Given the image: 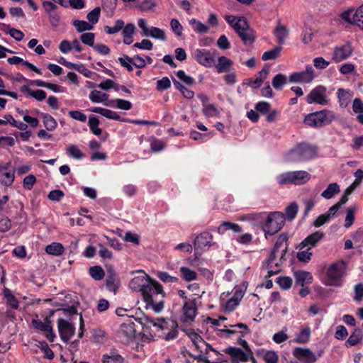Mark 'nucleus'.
Masks as SVG:
<instances>
[{"label": "nucleus", "mask_w": 363, "mask_h": 363, "mask_svg": "<svg viewBox=\"0 0 363 363\" xmlns=\"http://www.w3.org/2000/svg\"><path fill=\"white\" fill-rule=\"evenodd\" d=\"M354 23L363 30V4L354 12Z\"/></svg>", "instance_id": "nucleus-57"}, {"label": "nucleus", "mask_w": 363, "mask_h": 363, "mask_svg": "<svg viewBox=\"0 0 363 363\" xmlns=\"http://www.w3.org/2000/svg\"><path fill=\"white\" fill-rule=\"evenodd\" d=\"M103 363H123L124 359L116 351H111L109 353L104 354L102 358Z\"/></svg>", "instance_id": "nucleus-36"}, {"label": "nucleus", "mask_w": 363, "mask_h": 363, "mask_svg": "<svg viewBox=\"0 0 363 363\" xmlns=\"http://www.w3.org/2000/svg\"><path fill=\"white\" fill-rule=\"evenodd\" d=\"M228 230L237 233L242 232V227L238 224L225 221L219 225L218 233L219 234H224Z\"/></svg>", "instance_id": "nucleus-35"}, {"label": "nucleus", "mask_w": 363, "mask_h": 363, "mask_svg": "<svg viewBox=\"0 0 363 363\" xmlns=\"http://www.w3.org/2000/svg\"><path fill=\"white\" fill-rule=\"evenodd\" d=\"M233 61L225 56H220L218 58L217 63L215 62L213 67H216L218 73H228L233 69Z\"/></svg>", "instance_id": "nucleus-22"}, {"label": "nucleus", "mask_w": 363, "mask_h": 363, "mask_svg": "<svg viewBox=\"0 0 363 363\" xmlns=\"http://www.w3.org/2000/svg\"><path fill=\"white\" fill-rule=\"evenodd\" d=\"M225 353L229 354L232 361L245 362L248 360V355L240 348L230 347L225 350Z\"/></svg>", "instance_id": "nucleus-24"}, {"label": "nucleus", "mask_w": 363, "mask_h": 363, "mask_svg": "<svg viewBox=\"0 0 363 363\" xmlns=\"http://www.w3.org/2000/svg\"><path fill=\"white\" fill-rule=\"evenodd\" d=\"M326 93L327 89L324 86H318L310 91L306 97V101L309 104L327 105L329 103V99Z\"/></svg>", "instance_id": "nucleus-11"}, {"label": "nucleus", "mask_w": 363, "mask_h": 363, "mask_svg": "<svg viewBox=\"0 0 363 363\" xmlns=\"http://www.w3.org/2000/svg\"><path fill=\"white\" fill-rule=\"evenodd\" d=\"M189 24L194 32L197 33H206L210 30V26H207L202 22L197 21L195 18H191L189 21Z\"/></svg>", "instance_id": "nucleus-38"}, {"label": "nucleus", "mask_w": 363, "mask_h": 363, "mask_svg": "<svg viewBox=\"0 0 363 363\" xmlns=\"http://www.w3.org/2000/svg\"><path fill=\"white\" fill-rule=\"evenodd\" d=\"M294 277L298 284L303 287L306 284L312 283L313 276L308 272L299 271L294 273Z\"/></svg>", "instance_id": "nucleus-29"}, {"label": "nucleus", "mask_w": 363, "mask_h": 363, "mask_svg": "<svg viewBox=\"0 0 363 363\" xmlns=\"http://www.w3.org/2000/svg\"><path fill=\"white\" fill-rule=\"evenodd\" d=\"M32 325L35 329L43 332H45L48 329H50L51 326L50 321L48 319H46L45 322H43L40 320L33 319Z\"/></svg>", "instance_id": "nucleus-55"}, {"label": "nucleus", "mask_w": 363, "mask_h": 363, "mask_svg": "<svg viewBox=\"0 0 363 363\" xmlns=\"http://www.w3.org/2000/svg\"><path fill=\"white\" fill-rule=\"evenodd\" d=\"M225 20L231 26L245 44L253 42V32L250 28L245 18L227 15L225 16Z\"/></svg>", "instance_id": "nucleus-3"}, {"label": "nucleus", "mask_w": 363, "mask_h": 363, "mask_svg": "<svg viewBox=\"0 0 363 363\" xmlns=\"http://www.w3.org/2000/svg\"><path fill=\"white\" fill-rule=\"evenodd\" d=\"M274 35L277 40V42L282 45L284 43L285 40L286 39L289 35V30L286 27L279 22L277 23V27L274 30Z\"/></svg>", "instance_id": "nucleus-30"}, {"label": "nucleus", "mask_w": 363, "mask_h": 363, "mask_svg": "<svg viewBox=\"0 0 363 363\" xmlns=\"http://www.w3.org/2000/svg\"><path fill=\"white\" fill-rule=\"evenodd\" d=\"M57 328L62 340L66 343L72 338L75 333L74 325L62 318L57 320Z\"/></svg>", "instance_id": "nucleus-14"}, {"label": "nucleus", "mask_w": 363, "mask_h": 363, "mask_svg": "<svg viewBox=\"0 0 363 363\" xmlns=\"http://www.w3.org/2000/svg\"><path fill=\"white\" fill-rule=\"evenodd\" d=\"M138 26L142 30V35L145 37H151L152 38L165 41L167 39L166 33L164 30L157 27H149L147 21L144 18H140L138 21Z\"/></svg>", "instance_id": "nucleus-10"}, {"label": "nucleus", "mask_w": 363, "mask_h": 363, "mask_svg": "<svg viewBox=\"0 0 363 363\" xmlns=\"http://www.w3.org/2000/svg\"><path fill=\"white\" fill-rule=\"evenodd\" d=\"M101 13V8L96 7L89 13H88L86 18L89 22L93 25L98 23Z\"/></svg>", "instance_id": "nucleus-56"}, {"label": "nucleus", "mask_w": 363, "mask_h": 363, "mask_svg": "<svg viewBox=\"0 0 363 363\" xmlns=\"http://www.w3.org/2000/svg\"><path fill=\"white\" fill-rule=\"evenodd\" d=\"M354 96L352 91L339 88L337 91V96L340 107L346 108L350 104Z\"/></svg>", "instance_id": "nucleus-21"}, {"label": "nucleus", "mask_w": 363, "mask_h": 363, "mask_svg": "<svg viewBox=\"0 0 363 363\" xmlns=\"http://www.w3.org/2000/svg\"><path fill=\"white\" fill-rule=\"evenodd\" d=\"M93 113H99L104 117L115 121H120V116L115 111L101 107H94L90 110Z\"/></svg>", "instance_id": "nucleus-34"}, {"label": "nucleus", "mask_w": 363, "mask_h": 363, "mask_svg": "<svg viewBox=\"0 0 363 363\" xmlns=\"http://www.w3.org/2000/svg\"><path fill=\"white\" fill-rule=\"evenodd\" d=\"M285 223L284 213L278 211L267 213L265 222L262 225V230L267 238V235H273L278 233Z\"/></svg>", "instance_id": "nucleus-7"}, {"label": "nucleus", "mask_w": 363, "mask_h": 363, "mask_svg": "<svg viewBox=\"0 0 363 363\" xmlns=\"http://www.w3.org/2000/svg\"><path fill=\"white\" fill-rule=\"evenodd\" d=\"M3 295L4 298L6 300V303L9 306L14 309H17L19 306V301L14 296V295L11 293V290L9 289H4L3 291Z\"/></svg>", "instance_id": "nucleus-41"}, {"label": "nucleus", "mask_w": 363, "mask_h": 363, "mask_svg": "<svg viewBox=\"0 0 363 363\" xmlns=\"http://www.w3.org/2000/svg\"><path fill=\"white\" fill-rule=\"evenodd\" d=\"M335 119V114L333 111L323 109L308 114L304 118V123L310 127L320 128L330 124Z\"/></svg>", "instance_id": "nucleus-5"}, {"label": "nucleus", "mask_w": 363, "mask_h": 363, "mask_svg": "<svg viewBox=\"0 0 363 363\" xmlns=\"http://www.w3.org/2000/svg\"><path fill=\"white\" fill-rule=\"evenodd\" d=\"M277 283L282 289L287 290L292 285V279L289 277H279L277 279Z\"/></svg>", "instance_id": "nucleus-58"}, {"label": "nucleus", "mask_w": 363, "mask_h": 363, "mask_svg": "<svg viewBox=\"0 0 363 363\" xmlns=\"http://www.w3.org/2000/svg\"><path fill=\"white\" fill-rule=\"evenodd\" d=\"M203 115L207 118L216 117L218 118L220 116V111L218 108L211 104L205 105L202 108Z\"/></svg>", "instance_id": "nucleus-48"}, {"label": "nucleus", "mask_w": 363, "mask_h": 363, "mask_svg": "<svg viewBox=\"0 0 363 363\" xmlns=\"http://www.w3.org/2000/svg\"><path fill=\"white\" fill-rule=\"evenodd\" d=\"M340 191V186L337 183H331L328 186L327 189L322 192L321 196L325 199H330L335 194H338Z\"/></svg>", "instance_id": "nucleus-39"}, {"label": "nucleus", "mask_w": 363, "mask_h": 363, "mask_svg": "<svg viewBox=\"0 0 363 363\" xmlns=\"http://www.w3.org/2000/svg\"><path fill=\"white\" fill-rule=\"evenodd\" d=\"M151 279L149 276L143 273L133 277L129 283V286L132 290L140 293L145 289V293L146 294L147 290H150L147 284Z\"/></svg>", "instance_id": "nucleus-18"}, {"label": "nucleus", "mask_w": 363, "mask_h": 363, "mask_svg": "<svg viewBox=\"0 0 363 363\" xmlns=\"http://www.w3.org/2000/svg\"><path fill=\"white\" fill-rule=\"evenodd\" d=\"M281 50V47H275L272 50L264 52L262 56V59L264 61L276 59L279 56Z\"/></svg>", "instance_id": "nucleus-53"}, {"label": "nucleus", "mask_w": 363, "mask_h": 363, "mask_svg": "<svg viewBox=\"0 0 363 363\" xmlns=\"http://www.w3.org/2000/svg\"><path fill=\"white\" fill-rule=\"evenodd\" d=\"M89 98L93 103H104L107 105L105 102L108 100V95L98 90H93L90 92Z\"/></svg>", "instance_id": "nucleus-37"}, {"label": "nucleus", "mask_w": 363, "mask_h": 363, "mask_svg": "<svg viewBox=\"0 0 363 363\" xmlns=\"http://www.w3.org/2000/svg\"><path fill=\"white\" fill-rule=\"evenodd\" d=\"M180 273L182 277L186 281H191L197 279V273L186 267H180Z\"/></svg>", "instance_id": "nucleus-44"}, {"label": "nucleus", "mask_w": 363, "mask_h": 363, "mask_svg": "<svg viewBox=\"0 0 363 363\" xmlns=\"http://www.w3.org/2000/svg\"><path fill=\"white\" fill-rule=\"evenodd\" d=\"M311 335V330L308 325H303L301 330L296 335L294 341L298 344H306L308 342Z\"/></svg>", "instance_id": "nucleus-32"}, {"label": "nucleus", "mask_w": 363, "mask_h": 363, "mask_svg": "<svg viewBox=\"0 0 363 363\" xmlns=\"http://www.w3.org/2000/svg\"><path fill=\"white\" fill-rule=\"evenodd\" d=\"M216 53L215 50L196 49L194 52L195 60L201 65L211 68L216 62Z\"/></svg>", "instance_id": "nucleus-8"}, {"label": "nucleus", "mask_w": 363, "mask_h": 363, "mask_svg": "<svg viewBox=\"0 0 363 363\" xmlns=\"http://www.w3.org/2000/svg\"><path fill=\"white\" fill-rule=\"evenodd\" d=\"M269 72V68L264 67L260 72L257 73L255 79H248L246 80V84L253 89L259 87L264 80L267 78Z\"/></svg>", "instance_id": "nucleus-23"}, {"label": "nucleus", "mask_w": 363, "mask_h": 363, "mask_svg": "<svg viewBox=\"0 0 363 363\" xmlns=\"http://www.w3.org/2000/svg\"><path fill=\"white\" fill-rule=\"evenodd\" d=\"M72 24L79 33L93 29V26L85 21L74 20Z\"/></svg>", "instance_id": "nucleus-50"}, {"label": "nucleus", "mask_w": 363, "mask_h": 363, "mask_svg": "<svg viewBox=\"0 0 363 363\" xmlns=\"http://www.w3.org/2000/svg\"><path fill=\"white\" fill-rule=\"evenodd\" d=\"M42 117L44 126L48 130L52 131L56 128L57 123L52 116L48 113H43Z\"/></svg>", "instance_id": "nucleus-46"}, {"label": "nucleus", "mask_w": 363, "mask_h": 363, "mask_svg": "<svg viewBox=\"0 0 363 363\" xmlns=\"http://www.w3.org/2000/svg\"><path fill=\"white\" fill-rule=\"evenodd\" d=\"M325 236V234L320 231H316L311 235H308L306 238H305L301 242L302 246L303 247H309V248H312L315 246V245L321 240Z\"/></svg>", "instance_id": "nucleus-28"}, {"label": "nucleus", "mask_w": 363, "mask_h": 363, "mask_svg": "<svg viewBox=\"0 0 363 363\" xmlns=\"http://www.w3.org/2000/svg\"><path fill=\"white\" fill-rule=\"evenodd\" d=\"M147 285L150 290H147L145 294L144 289L141 294L147 306L152 307L155 312L158 313L164 308L163 298L164 297V292L162 286L153 279H151Z\"/></svg>", "instance_id": "nucleus-2"}, {"label": "nucleus", "mask_w": 363, "mask_h": 363, "mask_svg": "<svg viewBox=\"0 0 363 363\" xmlns=\"http://www.w3.org/2000/svg\"><path fill=\"white\" fill-rule=\"evenodd\" d=\"M243 295L244 292L241 289H235L233 296L228 298L224 305L225 310L227 311H233L239 304Z\"/></svg>", "instance_id": "nucleus-20"}, {"label": "nucleus", "mask_w": 363, "mask_h": 363, "mask_svg": "<svg viewBox=\"0 0 363 363\" xmlns=\"http://www.w3.org/2000/svg\"><path fill=\"white\" fill-rule=\"evenodd\" d=\"M7 61L10 65H18L20 63H22L23 65L29 68L30 70L36 72L37 74H42V72L40 69H38L37 67H35L34 65L29 62L28 61L23 60L21 57L13 56L8 58Z\"/></svg>", "instance_id": "nucleus-33"}, {"label": "nucleus", "mask_w": 363, "mask_h": 363, "mask_svg": "<svg viewBox=\"0 0 363 363\" xmlns=\"http://www.w3.org/2000/svg\"><path fill=\"white\" fill-rule=\"evenodd\" d=\"M346 265L343 261L336 262L328 268L323 284L326 286H340L345 274Z\"/></svg>", "instance_id": "nucleus-6"}, {"label": "nucleus", "mask_w": 363, "mask_h": 363, "mask_svg": "<svg viewBox=\"0 0 363 363\" xmlns=\"http://www.w3.org/2000/svg\"><path fill=\"white\" fill-rule=\"evenodd\" d=\"M170 27L176 35L181 36L182 35L183 27L177 19L173 18L171 20Z\"/></svg>", "instance_id": "nucleus-60"}, {"label": "nucleus", "mask_w": 363, "mask_h": 363, "mask_svg": "<svg viewBox=\"0 0 363 363\" xmlns=\"http://www.w3.org/2000/svg\"><path fill=\"white\" fill-rule=\"evenodd\" d=\"M276 179L277 182L281 185L294 184L292 171L286 172L279 174Z\"/></svg>", "instance_id": "nucleus-45"}, {"label": "nucleus", "mask_w": 363, "mask_h": 363, "mask_svg": "<svg viewBox=\"0 0 363 363\" xmlns=\"http://www.w3.org/2000/svg\"><path fill=\"white\" fill-rule=\"evenodd\" d=\"M356 208L354 206L350 207L347 210L346 217H345V227L348 228H350L354 220V212H355Z\"/></svg>", "instance_id": "nucleus-59"}, {"label": "nucleus", "mask_w": 363, "mask_h": 363, "mask_svg": "<svg viewBox=\"0 0 363 363\" xmlns=\"http://www.w3.org/2000/svg\"><path fill=\"white\" fill-rule=\"evenodd\" d=\"M314 69L311 65H307L306 69L293 72L289 76V82L292 83L309 84L315 79Z\"/></svg>", "instance_id": "nucleus-12"}, {"label": "nucleus", "mask_w": 363, "mask_h": 363, "mask_svg": "<svg viewBox=\"0 0 363 363\" xmlns=\"http://www.w3.org/2000/svg\"><path fill=\"white\" fill-rule=\"evenodd\" d=\"M362 337V330L360 328H355L346 341V345L347 346H354L361 342Z\"/></svg>", "instance_id": "nucleus-40"}, {"label": "nucleus", "mask_w": 363, "mask_h": 363, "mask_svg": "<svg viewBox=\"0 0 363 363\" xmlns=\"http://www.w3.org/2000/svg\"><path fill=\"white\" fill-rule=\"evenodd\" d=\"M124 25H125V23L123 20L118 19L117 21H116L115 25L113 26H105L104 30L108 34H111V35L115 34V33H118L120 30H121L123 29V28L124 27Z\"/></svg>", "instance_id": "nucleus-51"}, {"label": "nucleus", "mask_w": 363, "mask_h": 363, "mask_svg": "<svg viewBox=\"0 0 363 363\" xmlns=\"http://www.w3.org/2000/svg\"><path fill=\"white\" fill-rule=\"evenodd\" d=\"M353 52V48L350 43H345L336 46L332 54V59L335 62H340L349 58Z\"/></svg>", "instance_id": "nucleus-17"}, {"label": "nucleus", "mask_w": 363, "mask_h": 363, "mask_svg": "<svg viewBox=\"0 0 363 363\" xmlns=\"http://www.w3.org/2000/svg\"><path fill=\"white\" fill-rule=\"evenodd\" d=\"M95 35L93 33H85L80 36L82 42L89 46H94Z\"/></svg>", "instance_id": "nucleus-61"}, {"label": "nucleus", "mask_w": 363, "mask_h": 363, "mask_svg": "<svg viewBox=\"0 0 363 363\" xmlns=\"http://www.w3.org/2000/svg\"><path fill=\"white\" fill-rule=\"evenodd\" d=\"M198 309L196 299L186 300L183 303L181 320L184 323H191L197 315Z\"/></svg>", "instance_id": "nucleus-13"}, {"label": "nucleus", "mask_w": 363, "mask_h": 363, "mask_svg": "<svg viewBox=\"0 0 363 363\" xmlns=\"http://www.w3.org/2000/svg\"><path fill=\"white\" fill-rule=\"evenodd\" d=\"M267 213L266 212L250 213L246 216V220L255 225H259L262 229Z\"/></svg>", "instance_id": "nucleus-31"}, {"label": "nucleus", "mask_w": 363, "mask_h": 363, "mask_svg": "<svg viewBox=\"0 0 363 363\" xmlns=\"http://www.w3.org/2000/svg\"><path fill=\"white\" fill-rule=\"evenodd\" d=\"M311 248L309 247L302 246V242L300 244V250L297 253V258L299 261L303 262H308L312 256V252H310Z\"/></svg>", "instance_id": "nucleus-43"}, {"label": "nucleus", "mask_w": 363, "mask_h": 363, "mask_svg": "<svg viewBox=\"0 0 363 363\" xmlns=\"http://www.w3.org/2000/svg\"><path fill=\"white\" fill-rule=\"evenodd\" d=\"M287 82V78L283 74H277L272 79L273 87L277 90H281Z\"/></svg>", "instance_id": "nucleus-49"}, {"label": "nucleus", "mask_w": 363, "mask_h": 363, "mask_svg": "<svg viewBox=\"0 0 363 363\" xmlns=\"http://www.w3.org/2000/svg\"><path fill=\"white\" fill-rule=\"evenodd\" d=\"M293 354L303 363H313L316 360L314 353L308 348L296 347Z\"/></svg>", "instance_id": "nucleus-19"}, {"label": "nucleus", "mask_w": 363, "mask_h": 363, "mask_svg": "<svg viewBox=\"0 0 363 363\" xmlns=\"http://www.w3.org/2000/svg\"><path fill=\"white\" fill-rule=\"evenodd\" d=\"M99 121L95 116H91L89 118V126L91 131L95 135H100L102 133V130L99 127Z\"/></svg>", "instance_id": "nucleus-52"}, {"label": "nucleus", "mask_w": 363, "mask_h": 363, "mask_svg": "<svg viewBox=\"0 0 363 363\" xmlns=\"http://www.w3.org/2000/svg\"><path fill=\"white\" fill-rule=\"evenodd\" d=\"M316 154L317 150L315 147L301 144L289 151L285 156V160L288 162H302L314 158Z\"/></svg>", "instance_id": "nucleus-4"}, {"label": "nucleus", "mask_w": 363, "mask_h": 363, "mask_svg": "<svg viewBox=\"0 0 363 363\" xmlns=\"http://www.w3.org/2000/svg\"><path fill=\"white\" fill-rule=\"evenodd\" d=\"M213 235L208 232L201 233L197 235L194 241V248L196 250L195 254L200 250L201 252H205L210 249V247L214 244Z\"/></svg>", "instance_id": "nucleus-15"}, {"label": "nucleus", "mask_w": 363, "mask_h": 363, "mask_svg": "<svg viewBox=\"0 0 363 363\" xmlns=\"http://www.w3.org/2000/svg\"><path fill=\"white\" fill-rule=\"evenodd\" d=\"M90 276L96 281H100L104 277V271L100 266H94L89 268Z\"/></svg>", "instance_id": "nucleus-54"}, {"label": "nucleus", "mask_w": 363, "mask_h": 363, "mask_svg": "<svg viewBox=\"0 0 363 363\" xmlns=\"http://www.w3.org/2000/svg\"><path fill=\"white\" fill-rule=\"evenodd\" d=\"M294 185H303L306 184L311 178L309 172L303 170L292 171Z\"/></svg>", "instance_id": "nucleus-27"}, {"label": "nucleus", "mask_w": 363, "mask_h": 363, "mask_svg": "<svg viewBox=\"0 0 363 363\" xmlns=\"http://www.w3.org/2000/svg\"><path fill=\"white\" fill-rule=\"evenodd\" d=\"M118 338L123 344H130L135 338V330L133 323H123L118 330Z\"/></svg>", "instance_id": "nucleus-16"}, {"label": "nucleus", "mask_w": 363, "mask_h": 363, "mask_svg": "<svg viewBox=\"0 0 363 363\" xmlns=\"http://www.w3.org/2000/svg\"><path fill=\"white\" fill-rule=\"evenodd\" d=\"M298 212V205L296 203H291L286 208V217L290 220H293Z\"/></svg>", "instance_id": "nucleus-62"}, {"label": "nucleus", "mask_w": 363, "mask_h": 363, "mask_svg": "<svg viewBox=\"0 0 363 363\" xmlns=\"http://www.w3.org/2000/svg\"><path fill=\"white\" fill-rule=\"evenodd\" d=\"M107 273L106 287L108 291L116 293L119 286V281L116 278V274L111 267L107 270Z\"/></svg>", "instance_id": "nucleus-25"}, {"label": "nucleus", "mask_w": 363, "mask_h": 363, "mask_svg": "<svg viewBox=\"0 0 363 363\" xmlns=\"http://www.w3.org/2000/svg\"><path fill=\"white\" fill-rule=\"evenodd\" d=\"M287 241V237L284 235H280L279 238H277L274 247L271 252V254L269 255V257L267 260V266L269 269L272 267L273 264H275L276 267H277L279 264L278 263H275L274 260L277 256V254L280 251L281 255H280V261L284 259V255L287 251L288 245L286 243Z\"/></svg>", "instance_id": "nucleus-9"}, {"label": "nucleus", "mask_w": 363, "mask_h": 363, "mask_svg": "<svg viewBox=\"0 0 363 363\" xmlns=\"http://www.w3.org/2000/svg\"><path fill=\"white\" fill-rule=\"evenodd\" d=\"M14 180V172L7 167H0V182L5 186H10Z\"/></svg>", "instance_id": "nucleus-26"}, {"label": "nucleus", "mask_w": 363, "mask_h": 363, "mask_svg": "<svg viewBox=\"0 0 363 363\" xmlns=\"http://www.w3.org/2000/svg\"><path fill=\"white\" fill-rule=\"evenodd\" d=\"M188 337L194 347V353L191 355L198 360V362L210 363L211 359L218 356V352L205 342L198 333L194 331H189Z\"/></svg>", "instance_id": "nucleus-1"}, {"label": "nucleus", "mask_w": 363, "mask_h": 363, "mask_svg": "<svg viewBox=\"0 0 363 363\" xmlns=\"http://www.w3.org/2000/svg\"><path fill=\"white\" fill-rule=\"evenodd\" d=\"M66 152L70 157L76 160H81L84 157V154L75 145L67 146L66 147Z\"/></svg>", "instance_id": "nucleus-47"}, {"label": "nucleus", "mask_w": 363, "mask_h": 363, "mask_svg": "<svg viewBox=\"0 0 363 363\" xmlns=\"http://www.w3.org/2000/svg\"><path fill=\"white\" fill-rule=\"evenodd\" d=\"M45 252L49 255L59 256L63 253L64 247L60 243L52 242L46 246Z\"/></svg>", "instance_id": "nucleus-42"}, {"label": "nucleus", "mask_w": 363, "mask_h": 363, "mask_svg": "<svg viewBox=\"0 0 363 363\" xmlns=\"http://www.w3.org/2000/svg\"><path fill=\"white\" fill-rule=\"evenodd\" d=\"M264 359L266 363H277L278 355L274 351H267L264 354Z\"/></svg>", "instance_id": "nucleus-64"}, {"label": "nucleus", "mask_w": 363, "mask_h": 363, "mask_svg": "<svg viewBox=\"0 0 363 363\" xmlns=\"http://www.w3.org/2000/svg\"><path fill=\"white\" fill-rule=\"evenodd\" d=\"M171 86V82L167 77H164L157 82V89L158 91H164Z\"/></svg>", "instance_id": "nucleus-63"}]
</instances>
